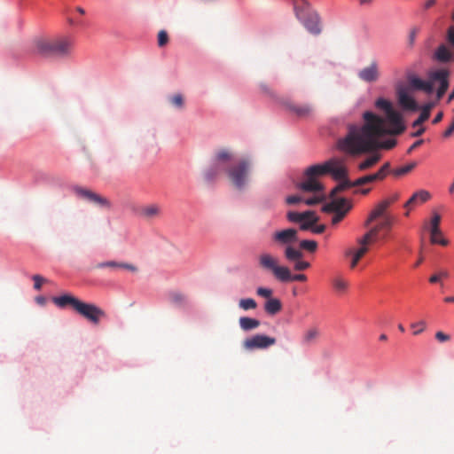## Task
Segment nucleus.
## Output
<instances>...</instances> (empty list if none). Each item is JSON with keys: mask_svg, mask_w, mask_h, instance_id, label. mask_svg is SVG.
I'll use <instances>...</instances> for the list:
<instances>
[{"mask_svg": "<svg viewBox=\"0 0 454 454\" xmlns=\"http://www.w3.org/2000/svg\"><path fill=\"white\" fill-rule=\"evenodd\" d=\"M239 307L243 310L254 309L257 308V303L252 298H246L239 300Z\"/></svg>", "mask_w": 454, "mask_h": 454, "instance_id": "72a5a7b5", "label": "nucleus"}, {"mask_svg": "<svg viewBox=\"0 0 454 454\" xmlns=\"http://www.w3.org/2000/svg\"><path fill=\"white\" fill-rule=\"evenodd\" d=\"M320 330L317 326H310L307 328L303 332L301 338V345L304 347H309L316 344L320 337Z\"/></svg>", "mask_w": 454, "mask_h": 454, "instance_id": "dca6fc26", "label": "nucleus"}, {"mask_svg": "<svg viewBox=\"0 0 454 454\" xmlns=\"http://www.w3.org/2000/svg\"><path fill=\"white\" fill-rule=\"evenodd\" d=\"M319 218H313L310 221H301L300 222V230L308 231L311 230L312 226L315 225L318 222Z\"/></svg>", "mask_w": 454, "mask_h": 454, "instance_id": "ea45409f", "label": "nucleus"}, {"mask_svg": "<svg viewBox=\"0 0 454 454\" xmlns=\"http://www.w3.org/2000/svg\"><path fill=\"white\" fill-rule=\"evenodd\" d=\"M397 100L399 106L403 110L416 111L418 110V104L413 97L411 95V89L407 85L400 82L395 88Z\"/></svg>", "mask_w": 454, "mask_h": 454, "instance_id": "ddd939ff", "label": "nucleus"}, {"mask_svg": "<svg viewBox=\"0 0 454 454\" xmlns=\"http://www.w3.org/2000/svg\"><path fill=\"white\" fill-rule=\"evenodd\" d=\"M232 159V153L227 149H221L215 153L214 160L215 167L223 166L225 168V164Z\"/></svg>", "mask_w": 454, "mask_h": 454, "instance_id": "412c9836", "label": "nucleus"}, {"mask_svg": "<svg viewBox=\"0 0 454 454\" xmlns=\"http://www.w3.org/2000/svg\"><path fill=\"white\" fill-rule=\"evenodd\" d=\"M300 248L308 250L309 252H315L317 248V243L315 240H301L300 242Z\"/></svg>", "mask_w": 454, "mask_h": 454, "instance_id": "4c0bfd02", "label": "nucleus"}, {"mask_svg": "<svg viewBox=\"0 0 454 454\" xmlns=\"http://www.w3.org/2000/svg\"><path fill=\"white\" fill-rule=\"evenodd\" d=\"M360 246L357 249H348L346 251L345 255H355L356 258L361 260V258L369 251V245L366 243H358Z\"/></svg>", "mask_w": 454, "mask_h": 454, "instance_id": "c756f323", "label": "nucleus"}, {"mask_svg": "<svg viewBox=\"0 0 454 454\" xmlns=\"http://www.w3.org/2000/svg\"><path fill=\"white\" fill-rule=\"evenodd\" d=\"M411 90H426V81H423L417 77H412L410 80V85L408 86Z\"/></svg>", "mask_w": 454, "mask_h": 454, "instance_id": "c9c22d12", "label": "nucleus"}, {"mask_svg": "<svg viewBox=\"0 0 454 454\" xmlns=\"http://www.w3.org/2000/svg\"><path fill=\"white\" fill-rule=\"evenodd\" d=\"M387 203L380 202L376 207L371 212L368 219L365 221V226H369L378 217L384 215L387 210Z\"/></svg>", "mask_w": 454, "mask_h": 454, "instance_id": "393cba45", "label": "nucleus"}, {"mask_svg": "<svg viewBox=\"0 0 454 454\" xmlns=\"http://www.w3.org/2000/svg\"><path fill=\"white\" fill-rule=\"evenodd\" d=\"M354 187L351 181L344 179L341 183H340L336 187H334L331 193V197H334L337 193L341 192L348 188Z\"/></svg>", "mask_w": 454, "mask_h": 454, "instance_id": "473e14b6", "label": "nucleus"}, {"mask_svg": "<svg viewBox=\"0 0 454 454\" xmlns=\"http://www.w3.org/2000/svg\"><path fill=\"white\" fill-rule=\"evenodd\" d=\"M351 256H352V259H351V262H350V268L354 269L356 267V265L358 264L360 260L358 258H356L355 255H351Z\"/></svg>", "mask_w": 454, "mask_h": 454, "instance_id": "052dcab7", "label": "nucleus"}, {"mask_svg": "<svg viewBox=\"0 0 454 454\" xmlns=\"http://www.w3.org/2000/svg\"><path fill=\"white\" fill-rule=\"evenodd\" d=\"M286 270L287 271V275L285 274V277L280 279V282H290V281H306L307 277L304 274H295L292 275L290 270L286 267Z\"/></svg>", "mask_w": 454, "mask_h": 454, "instance_id": "2f4dec72", "label": "nucleus"}, {"mask_svg": "<svg viewBox=\"0 0 454 454\" xmlns=\"http://www.w3.org/2000/svg\"><path fill=\"white\" fill-rule=\"evenodd\" d=\"M423 143V140H418L416 141L408 150L409 153H411V151H413L415 148H417L418 146H419L420 145H422Z\"/></svg>", "mask_w": 454, "mask_h": 454, "instance_id": "e2e57ef3", "label": "nucleus"}, {"mask_svg": "<svg viewBox=\"0 0 454 454\" xmlns=\"http://www.w3.org/2000/svg\"><path fill=\"white\" fill-rule=\"evenodd\" d=\"M301 201L303 202V199L298 195L289 196L286 198V203L288 204H297Z\"/></svg>", "mask_w": 454, "mask_h": 454, "instance_id": "5fc2aeb1", "label": "nucleus"}, {"mask_svg": "<svg viewBox=\"0 0 454 454\" xmlns=\"http://www.w3.org/2000/svg\"><path fill=\"white\" fill-rule=\"evenodd\" d=\"M106 267L112 268V269H125V270H129L130 271H137V268L132 264L124 263V262H117L114 261L100 262L96 266V268H98V269H103V268H106Z\"/></svg>", "mask_w": 454, "mask_h": 454, "instance_id": "4be33fe9", "label": "nucleus"}, {"mask_svg": "<svg viewBox=\"0 0 454 454\" xmlns=\"http://www.w3.org/2000/svg\"><path fill=\"white\" fill-rule=\"evenodd\" d=\"M380 231V227L376 225L372 227L368 232H366L362 238L357 239V243L372 244L376 240V238Z\"/></svg>", "mask_w": 454, "mask_h": 454, "instance_id": "cd10ccee", "label": "nucleus"}, {"mask_svg": "<svg viewBox=\"0 0 454 454\" xmlns=\"http://www.w3.org/2000/svg\"><path fill=\"white\" fill-rule=\"evenodd\" d=\"M391 224H392V219L389 217V216H386L384 221L380 223L378 226L380 227V230L381 229H389L391 227Z\"/></svg>", "mask_w": 454, "mask_h": 454, "instance_id": "4d7b16f0", "label": "nucleus"}, {"mask_svg": "<svg viewBox=\"0 0 454 454\" xmlns=\"http://www.w3.org/2000/svg\"><path fill=\"white\" fill-rule=\"evenodd\" d=\"M74 191L79 197L86 199L95 204L99 205L100 207H111V203L106 198L102 197L90 190L77 186L74 188Z\"/></svg>", "mask_w": 454, "mask_h": 454, "instance_id": "4468645a", "label": "nucleus"}, {"mask_svg": "<svg viewBox=\"0 0 454 454\" xmlns=\"http://www.w3.org/2000/svg\"><path fill=\"white\" fill-rule=\"evenodd\" d=\"M380 160V154L375 153L365 159L364 161L360 162L358 165V168L360 170H366L372 166H374Z\"/></svg>", "mask_w": 454, "mask_h": 454, "instance_id": "7c9ffc66", "label": "nucleus"}, {"mask_svg": "<svg viewBox=\"0 0 454 454\" xmlns=\"http://www.w3.org/2000/svg\"><path fill=\"white\" fill-rule=\"evenodd\" d=\"M375 106L384 112L385 117L365 112L363 126H348L347 135L338 141L340 150L349 154H361L378 148L391 149L395 145V139L380 142L379 137L385 134L398 135L403 132L405 126L401 114L389 100L382 98L377 99Z\"/></svg>", "mask_w": 454, "mask_h": 454, "instance_id": "f257e3e1", "label": "nucleus"}, {"mask_svg": "<svg viewBox=\"0 0 454 454\" xmlns=\"http://www.w3.org/2000/svg\"><path fill=\"white\" fill-rule=\"evenodd\" d=\"M435 338L440 342L448 341L450 339L449 334L444 333L443 332H437L435 334Z\"/></svg>", "mask_w": 454, "mask_h": 454, "instance_id": "864d4df0", "label": "nucleus"}, {"mask_svg": "<svg viewBox=\"0 0 454 454\" xmlns=\"http://www.w3.org/2000/svg\"><path fill=\"white\" fill-rule=\"evenodd\" d=\"M325 200V196L323 194H317L312 198L303 200V202L308 206L317 205L322 202Z\"/></svg>", "mask_w": 454, "mask_h": 454, "instance_id": "a19ab883", "label": "nucleus"}, {"mask_svg": "<svg viewBox=\"0 0 454 454\" xmlns=\"http://www.w3.org/2000/svg\"><path fill=\"white\" fill-rule=\"evenodd\" d=\"M284 254L286 260L289 262H295L298 259H301V257L303 256L302 252L299 249L293 247V245L287 246V247L285 248Z\"/></svg>", "mask_w": 454, "mask_h": 454, "instance_id": "c85d7f7f", "label": "nucleus"}, {"mask_svg": "<svg viewBox=\"0 0 454 454\" xmlns=\"http://www.w3.org/2000/svg\"><path fill=\"white\" fill-rule=\"evenodd\" d=\"M31 47L35 53L43 57L68 59L74 53L75 39L67 35L54 37L39 35L32 40Z\"/></svg>", "mask_w": 454, "mask_h": 454, "instance_id": "f03ea898", "label": "nucleus"}, {"mask_svg": "<svg viewBox=\"0 0 454 454\" xmlns=\"http://www.w3.org/2000/svg\"><path fill=\"white\" fill-rule=\"evenodd\" d=\"M33 280H34V282H35V284H34V287H35V289H36V290H40V289H41V287H42L43 283H44V282L46 281V279H45V278H43L42 276H40V275H34V276H33Z\"/></svg>", "mask_w": 454, "mask_h": 454, "instance_id": "8fccbe9b", "label": "nucleus"}, {"mask_svg": "<svg viewBox=\"0 0 454 454\" xmlns=\"http://www.w3.org/2000/svg\"><path fill=\"white\" fill-rule=\"evenodd\" d=\"M399 199V194L395 193L388 197L387 199L382 200L383 203H387V207H388L391 204L395 203Z\"/></svg>", "mask_w": 454, "mask_h": 454, "instance_id": "6e6d98bb", "label": "nucleus"}, {"mask_svg": "<svg viewBox=\"0 0 454 454\" xmlns=\"http://www.w3.org/2000/svg\"><path fill=\"white\" fill-rule=\"evenodd\" d=\"M224 170V168L223 166H220L219 168L215 167V162L213 161L212 166L207 168L204 172V178L207 182H212L214 181L223 171Z\"/></svg>", "mask_w": 454, "mask_h": 454, "instance_id": "bb28decb", "label": "nucleus"}, {"mask_svg": "<svg viewBox=\"0 0 454 454\" xmlns=\"http://www.w3.org/2000/svg\"><path fill=\"white\" fill-rule=\"evenodd\" d=\"M434 106V103H430L428 100H427V119L429 118V112H430V109Z\"/></svg>", "mask_w": 454, "mask_h": 454, "instance_id": "69168bd1", "label": "nucleus"}, {"mask_svg": "<svg viewBox=\"0 0 454 454\" xmlns=\"http://www.w3.org/2000/svg\"><path fill=\"white\" fill-rule=\"evenodd\" d=\"M374 181H376L375 176L373 174H372V175H367V176H362L360 178H357L356 180L352 182V184L354 185V187L361 186V185H364L366 184H369V183H372Z\"/></svg>", "mask_w": 454, "mask_h": 454, "instance_id": "58836bf2", "label": "nucleus"}, {"mask_svg": "<svg viewBox=\"0 0 454 454\" xmlns=\"http://www.w3.org/2000/svg\"><path fill=\"white\" fill-rule=\"evenodd\" d=\"M358 78L365 82H375L380 76L379 63L372 60L367 67L362 68L358 74Z\"/></svg>", "mask_w": 454, "mask_h": 454, "instance_id": "2eb2a0df", "label": "nucleus"}, {"mask_svg": "<svg viewBox=\"0 0 454 454\" xmlns=\"http://www.w3.org/2000/svg\"><path fill=\"white\" fill-rule=\"evenodd\" d=\"M309 267H310L309 262L301 261V259H298L297 261H295L294 265V269L298 271L307 270Z\"/></svg>", "mask_w": 454, "mask_h": 454, "instance_id": "a18cd8bd", "label": "nucleus"}, {"mask_svg": "<svg viewBox=\"0 0 454 454\" xmlns=\"http://www.w3.org/2000/svg\"><path fill=\"white\" fill-rule=\"evenodd\" d=\"M277 342L276 338L270 337L264 334H255L250 338H247L242 345L246 350H254V349H265Z\"/></svg>", "mask_w": 454, "mask_h": 454, "instance_id": "f8f14e48", "label": "nucleus"}, {"mask_svg": "<svg viewBox=\"0 0 454 454\" xmlns=\"http://www.w3.org/2000/svg\"><path fill=\"white\" fill-rule=\"evenodd\" d=\"M256 294H257V295L263 297V298H267L269 300V299H270V297L272 295V290L270 288H266V287H258L256 289Z\"/></svg>", "mask_w": 454, "mask_h": 454, "instance_id": "49530a36", "label": "nucleus"}, {"mask_svg": "<svg viewBox=\"0 0 454 454\" xmlns=\"http://www.w3.org/2000/svg\"><path fill=\"white\" fill-rule=\"evenodd\" d=\"M296 19L313 35L322 31L319 14L312 8L309 0H292Z\"/></svg>", "mask_w": 454, "mask_h": 454, "instance_id": "39448f33", "label": "nucleus"}, {"mask_svg": "<svg viewBox=\"0 0 454 454\" xmlns=\"http://www.w3.org/2000/svg\"><path fill=\"white\" fill-rule=\"evenodd\" d=\"M250 164L243 160L237 164L230 167L227 170L228 177L231 183L239 190L243 189L248 181Z\"/></svg>", "mask_w": 454, "mask_h": 454, "instance_id": "6e6552de", "label": "nucleus"}, {"mask_svg": "<svg viewBox=\"0 0 454 454\" xmlns=\"http://www.w3.org/2000/svg\"><path fill=\"white\" fill-rule=\"evenodd\" d=\"M426 121V106H422L420 107V114H419V119L414 121V126H417L419 125V123H421L422 121Z\"/></svg>", "mask_w": 454, "mask_h": 454, "instance_id": "603ef678", "label": "nucleus"}, {"mask_svg": "<svg viewBox=\"0 0 454 454\" xmlns=\"http://www.w3.org/2000/svg\"><path fill=\"white\" fill-rule=\"evenodd\" d=\"M450 72L446 68H439L427 72V96L435 91L436 100H440L449 88Z\"/></svg>", "mask_w": 454, "mask_h": 454, "instance_id": "423d86ee", "label": "nucleus"}, {"mask_svg": "<svg viewBox=\"0 0 454 454\" xmlns=\"http://www.w3.org/2000/svg\"><path fill=\"white\" fill-rule=\"evenodd\" d=\"M447 40L449 43L454 47V26H450L447 31Z\"/></svg>", "mask_w": 454, "mask_h": 454, "instance_id": "3c124183", "label": "nucleus"}, {"mask_svg": "<svg viewBox=\"0 0 454 454\" xmlns=\"http://www.w3.org/2000/svg\"><path fill=\"white\" fill-rule=\"evenodd\" d=\"M373 175H374V176H375V180L377 181V180H382V179H384V178L386 177V176L387 175V172H385V171H383V170H381V169L380 168V169H379V171H378V172H376V173H374Z\"/></svg>", "mask_w": 454, "mask_h": 454, "instance_id": "bf43d9fd", "label": "nucleus"}, {"mask_svg": "<svg viewBox=\"0 0 454 454\" xmlns=\"http://www.w3.org/2000/svg\"><path fill=\"white\" fill-rule=\"evenodd\" d=\"M36 301L40 304H44L45 303V299L43 297H37Z\"/></svg>", "mask_w": 454, "mask_h": 454, "instance_id": "774afa93", "label": "nucleus"}, {"mask_svg": "<svg viewBox=\"0 0 454 454\" xmlns=\"http://www.w3.org/2000/svg\"><path fill=\"white\" fill-rule=\"evenodd\" d=\"M325 174H331L334 179L340 180L346 177L347 171L337 159H331L322 165L309 167L304 172V181L298 187L304 192H321L324 187L317 177Z\"/></svg>", "mask_w": 454, "mask_h": 454, "instance_id": "7ed1b4c3", "label": "nucleus"}, {"mask_svg": "<svg viewBox=\"0 0 454 454\" xmlns=\"http://www.w3.org/2000/svg\"><path fill=\"white\" fill-rule=\"evenodd\" d=\"M432 58L437 62L447 63L452 59L453 55L450 50L445 44H441L435 50Z\"/></svg>", "mask_w": 454, "mask_h": 454, "instance_id": "a211bd4d", "label": "nucleus"}, {"mask_svg": "<svg viewBox=\"0 0 454 454\" xmlns=\"http://www.w3.org/2000/svg\"><path fill=\"white\" fill-rule=\"evenodd\" d=\"M284 105L288 110L299 117L309 116L312 111L311 106L309 105L296 106L289 101L285 102Z\"/></svg>", "mask_w": 454, "mask_h": 454, "instance_id": "aec40b11", "label": "nucleus"}, {"mask_svg": "<svg viewBox=\"0 0 454 454\" xmlns=\"http://www.w3.org/2000/svg\"><path fill=\"white\" fill-rule=\"evenodd\" d=\"M350 207H351L347 204V200L344 198H340L333 199L331 202L325 204L322 207V210L325 213H335L332 218V223L336 225L342 221Z\"/></svg>", "mask_w": 454, "mask_h": 454, "instance_id": "9d476101", "label": "nucleus"}, {"mask_svg": "<svg viewBox=\"0 0 454 454\" xmlns=\"http://www.w3.org/2000/svg\"><path fill=\"white\" fill-rule=\"evenodd\" d=\"M282 309L281 301L277 298L269 299L264 305V309L269 315H276Z\"/></svg>", "mask_w": 454, "mask_h": 454, "instance_id": "b1692460", "label": "nucleus"}, {"mask_svg": "<svg viewBox=\"0 0 454 454\" xmlns=\"http://www.w3.org/2000/svg\"><path fill=\"white\" fill-rule=\"evenodd\" d=\"M334 290L339 294H344L349 286L348 281L341 276H337L332 280Z\"/></svg>", "mask_w": 454, "mask_h": 454, "instance_id": "a878e982", "label": "nucleus"}, {"mask_svg": "<svg viewBox=\"0 0 454 454\" xmlns=\"http://www.w3.org/2000/svg\"><path fill=\"white\" fill-rule=\"evenodd\" d=\"M441 215L433 211L432 217L427 222V236L431 245L447 247L450 245V240L441 229Z\"/></svg>", "mask_w": 454, "mask_h": 454, "instance_id": "0eeeda50", "label": "nucleus"}, {"mask_svg": "<svg viewBox=\"0 0 454 454\" xmlns=\"http://www.w3.org/2000/svg\"><path fill=\"white\" fill-rule=\"evenodd\" d=\"M415 168V163H410L405 166H403L401 168H397L395 169H393L391 173L395 176L399 177L402 176H404L408 174L410 171H411Z\"/></svg>", "mask_w": 454, "mask_h": 454, "instance_id": "f704fd0d", "label": "nucleus"}, {"mask_svg": "<svg viewBox=\"0 0 454 454\" xmlns=\"http://www.w3.org/2000/svg\"><path fill=\"white\" fill-rule=\"evenodd\" d=\"M380 169H381V170H383V171H385V172H387V173L388 174L389 172H391V171H390V163H389V162H386V163H385V164L380 168Z\"/></svg>", "mask_w": 454, "mask_h": 454, "instance_id": "0e129e2a", "label": "nucleus"}, {"mask_svg": "<svg viewBox=\"0 0 454 454\" xmlns=\"http://www.w3.org/2000/svg\"><path fill=\"white\" fill-rule=\"evenodd\" d=\"M325 230V225L324 224H320V225H317V226H312V232L314 233H317V234H320V233H323Z\"/></svg>", "mask_w": 454, "mask_h": 454, "instance_id": "13d9d810", "label": "nucleus"}, {"mask_svg": "<svg viewBox=\"0 0 454 454\" xmlns=\"http://www.w3.org/2000/svg\"><path fill=\"white\" fill-rule=\"evenodd\" d=\"M449 276L447 271H440L437 274L432 275L429 278L430 283L442 282V279L447 278Z\"/></svg>", "mask_w": 454, "mask_h": 454, "instance_id": "79ce46f5", "label": "nucleus"}, {"mask_svg": "<svg viewBox=\"0 0 454 454\" xmlns=\"http://www.w3.org/2000/svg\"><path fill=\"white\" fill-rule=\"evenodd\" d=\"M286 218L291 223H299L300 222H301V212L289 211L286 214Z\"/></svg>", "mask_w": 454, "mask_h": 454, "instance_id": "c03bdc74", "label": "nucleus"}, {"mask_svg": "<svg viewBox=\"0 0 454 454\" xmlns=\"http://www.w3.org/2000/svg\"><path fill=\"white\" fill-rule=\"evenodd\" d=\"M52 301L62 309L70 306L75 312L93 325H98L101 318L106 317L105 311L97 305L84 302L71 294L53 297Z\"/></svg>", "mask_w": 454, "mask_h": 454, "instance_id": "20e7f679", "label": "nucleus"}, {"mask_svg": "<svg viewBox=\"0 0 454 454\" xmlns=\"http://www.w3.org/2000/svg\"><path fill=\"white\" fill-rule=\"evenodd\" d=\"M453 99H454V87H453L452 91L450 92V94L448 97V103L451 102Z\"/></svg>", "mask_w": 454, "mask_h": 454, "instance_id": "338daca9", "label": "nucleus"}, {"mask_svg": "<svg viewBox=\"0 0 454 454\" xmlns=\"http://www.w3.org/2000/svg\"><path fill=\"white\" fill-rule=\"evenodd\" d=\"M301 221H310L313 218H318V216L316 215L315 211L308 210L304 212H301Z\"/></svg>", "mask_w": 454, "mask_h": 454, "instance_id": "09e8293b", "label": "nucleus"}, {"mask_svg": "<svg viewBox=\"0 0 454 454\" xmlns=\"http://www.w3.org/2000/svg\"><path fill=\"white\" fill-rule=\"evenodd\" d=\"M426 202V191L420 190L415 192L410 200L404 204V207L407 209L405 215L408 216L410 212L419 206L423 205Z\"/></svg>", "mask_w": 454, "mask_h": 454, "instance_id": "f3484780", "label": "nucleus"}, {"mask_svg": "<svg viewBox=\"0 0 454 454\" xmlns=\"http://www.w3.org/2000/svg\"><path fill=\"white\" fill-rule=\"evenodd\" d=\"M259 266L264 270L270 271L274 277L280 281L281 278L287 275L286 266L278 265V260L270 253H262L258 257Z\"/></svg>", "mask_w": 454, "mask_h": 454, "instance_id": "1a4fd4ad", "label": "nucleus"}, {"mask_svg": "<svg viewBox=\"0 0 454 454\" xmlns=\"http://www.w3.org/2000/svg\"><path fill=\"white\" fill-rule=\"evenodd\" d=\"M442 117H443V113L442 112L438 113L436 114V116L434 118L433 123L436 124V123L440 122L442 121Z\"/></svg>", "mask_w": 454, "mask_h": 454, "instance_id": "680f3d73", "label": "nucleus"}, {"mask_svg": "<svg viewBox=\"0 0 454 454\" xmlns=\"http://www.w3.org/2000/svg\"><path fill=\"white\" fill-rule=\"evenodd\" d=\"M410 326L411 329L412 335H414V336H418V335L421 334L425 331V328H426V325H425L424 321H422V320L413 322L411 324Z\"/></svg>", "mask_w": 454, "mask_h": 454, "instance_id": "e433bc0d", "label": "nucleus"}, {"mask_svg": "<svg viewBox=\"0 0 454 454\" xmlns=\"http://www.w3.org/2000/svg\"><path fill=\"white\" fill-rule=\"evenodd\" d=\"M239 324L240 328L245 332H248V331L256 329L261 325V323L258 319L247 317H241L239 319Z\"/></svg>", "mask_w": 454, "mask_h": 454, "instance_id": "5701e85b", "label": "nucleus"}, {"mask_svg": "<svg viewBox=\"0 0 454 454\" xmlns=\"http://www.w3.org/2000/svg\"><path fill=\"white\" fill-rule=\"evenodd\" d=\"M170 102L176 107H183L184 98L181 94H176L170 98Z\"/></svg>", "mask_w": 454, "mask_h": 454, "instance_id": "de8ad7c7", "label": "nucleus"}, {"mask_svg": "<svg viewBox=\"0 0 454 454\" xmlns=\"http://www.w3.org/2000/svg\"><path fill=\"white\" fill-rule=\"evenodd\" d=\"M168 42V35L165 30H160L158 33V45L159 47L165 46Z\"/></svg>", "mask_w": 454, "mask_h": 454, "instance_id": "37998d69", "label": "nucleus"}, {"mask_svg": "<svg viewBox=\"0 0 454 454\" xmlns=\"http://www.w3.org/2000/svg\"><path fill=\"white\" fill-rule=\"evenodd\" d=\"M160 207L156 204H151L143 206L139 208L138 215L139 216L151 220L158 217L160 215Z\"/></svg>", "mask_w": 454, "mask_h": 454, "instance_id": "6ab92c4d", "label": "nucleus"}, {"mask_svg": "<svg viewBox=\"0 0 454 454\" xmlns=\"http://www.w3.org/2000/svg\"><path fill=\"white\" fill-rule=\"evenodd\" d=\"M272 242L278 247L292 246L298 242V231L294 228L283 229L276 231L271 234Z\"/></svg>", "mask_w": 454, "mask_h": 454, "instance_id": "9b49d317", "label": "nucleus"}]
</instances>
